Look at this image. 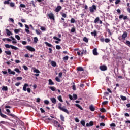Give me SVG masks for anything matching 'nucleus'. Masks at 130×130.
Segmentation results:
<instances>
[{"mask_svg": "<svg viewBox=\"0 0 130 130\" xmlns=\"http://www.w3.org/2000/svg\"><path fill=\"white\" fill-rule=\"evenodd\" d=\"M5 46L6 48H11L12 49H14V50H18L19 48L18 47L13 46L12 45H9V44H5Z\"/></svg>", "mask_w": 130, "mask_h": 130, "instance_id": "f257e3e1", "label": "nucleus"}, {"mask_svg": "<svg viewBox=\"0 0 130 130\" xmlns=\"http://www.w3.org/2000/svg\"><path fill=\"white\" fill-rule=\"evenodd\" d=\"M97 10V7L95 5H92V6L89 7V11L91 14L94 13V11Z\"/></svg>", "mask_w": 130, "mask_h": 130, "instance_id": "f03ea898", "label": "nucleus"}, {"mask_svg": "<svg viewBox=\"0 0 130 130\" xmlns=\"http://www.w3.org/2000/svg\"><path fill=\"white\" fill-rule=\"evenodd\" d=\"M25 48L27 49V50H29V51H31L32 52L35 51V49L32 47L31 46H26L25 47Z\"/></svg>", "mask_w": 130, "mask_h": 130, "instance_id": "7ed1b4c3", "label": "nucleus"}, {"mask_svg": "<svg viewBox=\"0 0 130 130\" xmlns=\"http://www.w3.org/2000/svg\"><path fill=\"white\" fill-rule=\"evenodd\" d=\"M53 39H54V40H57V41H55V43H56V44H58V43H59V42H60V41H61V39L58 38V37H57L56 36L53 37Z\"/></svg>", "mask_w": 130, "mask_h": 130, "instance_id": "20e7f679", "label": "nucleus"}, {"mask_svg": "<svg viewBox=\"0 0 130 130\" xmlns=\"http://www.w3.org/2000/svg\"><path fill=\"white\" fill-rule=\"evenodd\" d=\"M60 110H61L62 111H63V112L67 113V114H69V111L68 110V109H67V108H66V106L62 107Z\"/></svg>", "mask_w": 130, "mask_h": 130, "instance_id": "39448f33", "label": "nucleus"}, {"mask_svg": "<svg viewBox=\"0 0 130 130\" xmlns=\"http://www.w3.org/2000/svg\"><path fill=\"white\" fill-rule=\"evenodd\" d=\"M100 69L101 71H106V70H107V67L104 65H103L100 67Z\"/></svg>", "mask_w": 130, "mask_h": 130, "instance_id": "423d86ee", "label": "nucleus"}, {"mask_svg": "<svg viewBox=\"0 0 130 130\" xmlns=\"http://www.w3.org/2000/svg\"><path fill=\"white\" fill-rule=\"evenodd\" d=\"M27 87H29V84L27 83H25L23 87V90L24 91H27Z\"/></svg>", "mask_w": 130, "mask_h": 130, "instance_id": "0eeeda50", "label": "nucleus"}, {"mask_svg": "<svg viewBox=\"0 0 130 130\" xmlns=\"http://www.w3.org/2000/svg\"><path fill=\"white\" fill-rule=\"evenodd\" d=\"M48 17L50 18V19H51L52 20H54V15L52 13H49L48 15Z\"/></svg>", "mask_w": 130, "mask_h": 130, "instance_id": "6e6552de", "label": "nucleus"}, {"mask_svg": "<svg viewBox=\"0 0 130 130\" xmlns=\"http://www.w3.org/2000/svg\"><path fill=\"white\" fill-rule=\"evenodd\" d=\"M93 121H90L89 123H87L86 125L87 127H89V126H93Z\"/></svg>", "mask_w": 130, "mask_h": 130, "instance_id": "1a4fd4ad", "label": "nucleus"}, {"mask_svg": "<svg viewBox=\"0 0 130 130\" xmlns=\"http://www.w3.org/2000/svg\"><path fill=\"white\" fill-rule=\"evenodd\" d=\"M10 38H11L12 40V42L13 44H16L17 43V40H16V39L14 37H13L12 36H11Z\"/></svg>", "mask_w": 130, "mask_h": 130, "instance_id": "9d476101", "label": "nucleus"}, {"mask_svg": "<svg viewBox=\"0 0 130 130\" xmlns=\"http://www.w3.org/2000/svg\"><path fill=\"white\" fill-rule=\"evenodd\" d=\"M60 10H61V6H57V8L55 9V12L56 13H58V12H59Z\"/></svg>", "mask_w": 130, "mask_h": 130, "instance_id": "9b49d317", "label": "nucleus"}, {"mask_svg": "<svg viewBox=\"0 0 130 130\" xmlns=\"http://www.w3.org/2000/svg\"><path fill=\"white\" fill-rule=\"evenodd\" d=\"M127 37V32H124L122 35V39H125Z\"/></svg>", "mask_w": 130, "mask_h": 130, "instance_id": "f8f14e48", "label": "nucleus"}, {"mask_svg": "<svg viewBox=\"0 0 130 130\" xmlns=\"http://www.w3.org/2000/svg\"><path fill=\"white\" fill-rule=\"evenodd\" d=\"M0 116L3 118H7V115L2 113V110L0 109Z\"/></svg>", "mask_w": 130, "mask_h": 130, "instance_id": "ddd939ff", "label": "nucleus"}, {"mask_svg": "<svg viewBox=\"0 0 130 130\" xmlns=\"http://www.w3.org/2000/svg\"><path fill=\"white\" fill-rule=\"evenodd\" d=\"M8 72L10 74V75H15L16 73L15 72L11 71L10 69H8Z\"/></svg>", "mask_w": 130, "mask_h": 130, "instance_id": "4468645a", "label": "nucleus"}, {"mask_svg": "<svg viewBox=\"0 0 130 130\" xmlns=\"http://www.w3.org/2000/svg\"><path fill=\"white\" fill-rule=\"evenodd\" d=\"M51 101L54 104H55L56 103V99L54 98H50Z\"/></svg>", "mask_w": 130, "mask_h": 130, "instance_id": "2eb2a0df", "label": "nucleus"}, {"mask_svg": "<svg viewBox=\"0 0 130 130\" xmlns=\"http://www.w3.org/2000/svg\"><path fill=\"white\" fill-rule=\"evenodd\" d=\"M6 32L7 34V35H8V36H10V35H13V34H12L11 32L10 31V30H9V29H6Z\"/></svg>", "mask_w": 130, "mask_h": 130, "instance_id": "dca6fc26", "label": "nucleus"}, {"mask_svg": "<svg viewBox=\"0 0 130 130\" xmlns=\"http://www.w3.org/2000/svg\"><path fill=\"white\" fill-rule=\"evenodd\" d=\"M89 109L91 110V111H95V107H94V106L93 105H91L89 106Z\"/></svg>", "mask_w": 130, "mask_h": 130, "instance_id": "f3484780", "label": "nucleus"}, {"mask_svg": "<svg viewBox=\"0 0 130 130\" xmlns=\"http://www.w3.org/2000/svg\"><path fill=\"white\" fill-rule=\"evenodd\" d=\"M34 69V73H36V74H40V71L38 70V69H35V68H33Z\"/></svg>", "mask_w": 130, "mask_h": 130, "instance_id": "a211bd4d", "label": "nucleus"}, {"mask_svg": "<svg viewBox=\"0 0 130 130\" xmlns=\"http://www.w3.org/2000/svg\"><path fill=\"white\" fill-rule=\"evenodd\" d=\"M54 124L55 126H58V127H60L61 126V125H60V124H59L58 122L56 121L54 122Z\"/></svg>", "mask_w": 130, "mask_h": 130, "instance_id": "6ab92c4d", "label": "nucleus"}, {"mask_svg": "<svg viewBox=\"0 0 130 130\" xmlns=\"http://www.w3.org/2000/svg\"><path fill=\"white\" fill-rule=\"evenodd\" d=\"M93 53L94 55H98V52H97V49H93Z\"/></svg>", "mask_w": 130, "mask_h": 130, "instance_id": "aec40b11", "label": "nucleus"}, {"mask_svg": "<svg viewBox=\"0 0 130 130\" xmlns=\"http://www.w3.org/2000/svg\"><path fill=\"white\" fill-rule=\"evenodd\" d=\"M45 44H46V45L47 46H48L49 47H52V45H51V44L47 42H45Z\"/></svg>", "mask_w": 130, "mask_h": 130, "instance_id": "412c9836", "label": "nucleus"}, {"mask_svg": "<svg viewBox=\"0 0 130 130\" xmlns=\"http://www.w3.org/2000/svg\"><path fill=\"white\" fill-rule=\"evenodd\" d=\"M48 88H49V89H50V90H51L52 91H55V90H56V88H55V87H53V86H49Z\"/></svg>", "mask_w": 130, "mask_h": 130, "instance_id": "4be33fe9", "label": "nucleus"}, {"mask_svg": "<svg viewBox=\"0 0 130 130\" xmlns=\"http://www.w3.org/2000/svg\"><path fill=\"white\" fill-rule=\"evenodd\" d=\"M5 53L7 54V55H11L12 54V53L11 52V51H5Z\"/></svg>", "mask_w": 130, "mask_h": 130, "instance_id": "5701e85b", "label": "nucleus"}, {"mask_svg": "<svg viewBox=\"0 0 130 130\" xmlns=\"http://www.w3.org/2000/svg\"><path fill=\"white\" fill-rule=\"evenodd\" d=\"M91 35H92V36H96V35H97V31L96 30H94L93 32H91Z\"/></svg>", "mask_w": 130, "mask_h": 130, "instance_id": "b1692460", "label": "nucleus"}, {"mask_svg": "<svg viewBox=\"0 0 130 130\" xmlns=\"http://www.w3.org/2000/svg\"><path fill=\"white\" fill-rule=\"evenodd\" d=\"M49 85H54V83L52 81V80L49 79Z\"/></svg>", "mask_w": 130, "mask_h": 130, "instance_id": "393cba45", "label": "nucleus"}, {"mask_svg": "<svg viewBox=\"0 0 130 130\" xmlns=\"http://www.w3.org/2000/svg\"><path fill=\"white\" fill-rule=\"evenodd\" d=\"M51 63L52 67H56V62H55L54 61H52Z\"/></svg>", "mask_w": 130, "mask_h": 130, "instance_id": "a878e982", "label": "nucleus"}, {"mask_svg": "<svg viewBox=\"0 0 130 130\" xmlns=\"http://www.w3.org/2000/svg\"><path fill=\"white\" fill-rule=\"evenodd\" d=\"M75 106H77V107H78L79 109H80L81 110H83V108H82V107H81L80 105L76 104Z\"/></svg>", "mask_w": 130, "mask_h": 130, "instance_id": "bb28decb", "label": "nucleus"}, {"mask_svg": "<svg viewBox=\"0 0 130 130\" xmlns=\"http://www.w3.org/2000/svg\"><path fill=\"white\" fill-rule=\"evenodd\" d=\"M77 70L79 71L80 72H83L84 71V69L82 67H78Z\"/></svg>", "mask_w": 130, "mask_h": 130, "instance_id": "cd10ccee", "label": "nucleus"}, {"mask_svg": "<svg viewBox=\"0 0 130 130\" xmlns=\"http://www.w3.org/2000/svg\"><path fill=\"white\" fill-rule=\"evenodd\" d=\"M80 123L81 124H82V125H83V126H85V120H82L80 121Z\"/></svg>", "mask_w": 130, "mask_h": 130, "instance_id": "c85d7f7f", "label": "nucleus"}, {"mask_svg": "<svg viewBox=\"0 0 130 130\" xmlns=\"http://www.w3.org/2000/svg\"><path fill=\"white\" fill-rule=\"evenodd\" d=\"M99 17H96L95 18V19L94 20V23H95V24H96V23H97L98 22H99Z\"/></svg>", "mask_w": 130, "mask_h": 130, "instance_id": "c756f323", "label": "nucleus"}, {"mask_svg": "<svg viewBox=\"0 0 130 130\" xmlns=\"http://www.w3.org/2000/svg\"><path fill=\"white\" fill-rule=\"evenodd\" d=\"M36 33L37 34V35H40V34H41V31L36 29Z\"/></svg>", "mask_w": 130, "mask_h": 130, "instance_id": "7c9ffc66", "label": "nucleus"}, {"mask_svg": "<svg viewBox=\"0 0 130 130\" xmlns=\"http://www.w3.org/2000/svg\"><path fill=\"white\" fill-rule=\"evenodd\" d=\"M2 90L3 91H8V87L7 86H3Z\"/></svg>", "mask_w": 130, "mask_h": 130, "instance_id": "2f4dec72", "label": "nucleus"}, {"mask_svg": "<svg viewBox=\"0 0 130 130\" xmlns=\"http://www.w3.org/2000/svg\"><path fill=\"white\" fill-rule=\"evenodd\" d=\"M60 119L62 120V121H64V117L62 115H60Z\"/></svg>", "mask_w": 130, "mask_h": 130, "instance_id": "473e14b6", "label": "nucleus"}, {"mask_svg": "<svg viewBox=\"0 0 130 130\" xmlns=\"http://www.w3.org/2000/svg\"><path fill=\"white\" fill-rule=\"evenodd\" d=\"M120 97H121V99H122V100H123V101L126 100L127 99L126 97L123 95H121Z\"/></svg>", "mask_w": 130, "mask_h": 130, "instance_id": "72a5a7b5", "label": "nucleus"}, {"mask_svg": "<svg viewBox=\"0 0 130 130\" xmlns=\"http://www.w3.org/2000/svg\"><path fill=\"white\" fill-rule=\"evenodd\" d=\"M83 41H84V42H86V43H87V42H88L89 40H88V38L84 37L83 38Z\"/></svg>", "mask_w": 130, "mask_h": 130, "instance_id": "f704fd0d", "label": "nucleus"}, {"mask_svg": "<svg viewBox=\"0 0 130 130\" xmlns=\"http://www.w3.org/2000/svg\"><path fill=\"white\" fill-rule=\"evenodd\" d=\"M10 1H11V0L5 1L4 2V4L5 5L6 4L9 5V4H10Z\"/></svg>", "mask_w": 130, "mask_h": 130, "instance_id": "c9c22d12", "label": "nucleus"}, {"mask_svg": "<svg viewBox=\"0 0 130 130\" xmlns=\"http://www.w3.org/2000/svg\"><path fill=\"white\" fill-rule=\"evenodd\" d=\"M105 42L106 43H108V42H110V39H108V38H106L105 39Z\"/></svg>", "mask_w": 130, "mask_h": 130, "instance_id": "e433bc0d", "label": "nucleus"}, {"mask_svg": "<svg viewBox=\"0 0 130 130\" xmlns=\"http://www.w3.org/2000/svg\"><path fill=\"white\" fill-rule=\"evenodd\" d=\"M15 38H16V39H17V40H20L21 38H20V36L19 35H15Z\"/></svg>", "mask_w": 130, "mask_h": 130, "instance_id": "4c0bfd02", "label": "nucleus"}, {"mask_svg": "<svg viewBox=\"0 0 130 130\" xmlns=\"http://www.w3.org/2000/svg\"><path fill=\"white\" fill-rule=\"evenodd\" d=\"M44 103H45V104H46L47 105H48V104H49V101L48 100H45L44 101Z\"/></svg>", "mask_w": 130, "mask_h": 130, "instance_id": "58836bf2", "label": "nucleus"}, {"mask_svg": "<svg viewBox=\"0 0 130 130\" xmlns=\"http://www.w3.org/2000/svg\"><path fill=\"white\" fill-rule=\"evenodd\" d=\"M58 99L59 101H60V102H63L62 98H61V96H60V95L58 97Z\"/></svg>", "mask_w": 130, "mask_h": 130, "instance_id": "ea45409f", "label": "nucleus"}, {"mask_svg": "<svg viewBox=\"0 0 130 130\" xmlns=\"http://www.w3.org/2000/svg\"><path fill=\"white\" fill-rule=\"evenodd\" d=\"M38 41V38L37 37L34 38V42L35 43H37V42Z\"/></svg>", "mask_w": 130, "mask_h": 130, "instance_id": "a19ab883", "label": "nucleus"}, {"mask_svg": "<svg viewBox=\"0 0 130 130\" xmlns=\"http://www.w3.org/2000/svg\"><path fill=\"white\" fill-rule=\"evenodd\" d=\"M15 72H16V73H20V70L18 68H15L14 69Z\"/></svg>", "mask_w": 130, "mask_h": 130, "instance_id": "79ce46f5", "label": "nucleus"}, {"mask_svg": "<svg viewBox=\"0 0 130 130\" xmlns=\"http://www.w3.org/2000/svg\"><path fill=\"white\" fill-rule=\"evenodd\" d=\"M62 108V107H61V103H58V108L59 109H61Z\"/></svg>", "mask_w": 130, "mask_h": 130, "instance_id": "37998d69", "label": "nucleus"}, {"mask_svg": "<svg viewBox=\"0 0 130 130\" xmlns=\"http://www.w3.org/2000/svg\"><path fill=\"white\" fill-rule=\"evenodd\" d=\"M22 77H17L16 78V80H17V81H20L21 80H22Z\"/></svg>", "mask_w": 130, "mask_h": 130, "instance_id": "c03bdc74", "label": "nucleus"}, {"mask_svg": "<svg viewBox=\"0 0 130 130\" xmlns=\"http://www.w3.org/2000/svg\"><path fill=\"white\" fill-rule=\"evenodd\" d=\"M25 32H26V33H27V34H29V33H30V30H29V29L28 28H25Z\"/></svg>", "mask_w": 130, "mask_h": 130, "instance_id": "a18cd8bd", "label": "nucleus"}, {"mask_svg": "<svg viewBox=\"0 0 130 130\" xmlns=\"http://www.w3.org/2000/svg\"><path fill=\"white\" fill-rule=\"evenodd\" d=\"M56 49L59 50L61 48V47L59 45H56Z\"/></svg>", "mask_w": 130, "mask_h": 130, "instance_id": "49530a36", "label": "nucleus"}, {"mask_svg": "<svg viewBox=\"0 0 130 130\" xmlns=\"http://www.w3.org/2000/svg\"><path fill=\"white\" fill-rule=\"evenodd\" d=\"M101 111L102 112H106V110L105 109H104V108H102L101 109Z\"/></svg>", "mask_w": 130, "mask_h": 130, "instance_id": "de8ad7c7", "label": "nucleus"}, {"mask_svg": "<svg viewBox=\"0 0 130 130\" xmlns=\"http://www.w3.org/2000/svg\"><path fill=\"white\" fill-rule=\"evenodd\" d=\"M76 31V29H75V27H73L71 29V32L72 33H74V32Z\"/></svg>", "mask_w": 130, "mask_h": 130, "instance_id": "09e8293b", "label": "nucleus"}, {"mask_svg": "<svg viewBox=\"0 0 130 130\" xmlns=\"http://www.w3.org/2000/svg\"><path fill=\"white\" fill-rule=\"evenodd\" d=\"M126 44H127V45H128L130 47V41H126Z\"/></svg>", "mask_w": 130, "mask_h": 130, "instance_id": "8fccbe9b", "label": "nucleus"}, {"mask_svg": "<svg viewBox=\"0 0 130 130\" xmlns=\"http://www.w3.org/2000/svg\"><path fill=\"white\" fill-rule=\"evenodd\" d=\"M55 80L57 82H60V79L58 77L55 78Z\"/></svg>", "mask_w": 130, "mask_h": 130, "instance_id": "3c124183", "label": "nucleus"}, {"mask_svg": "<svg viewBox=\"0 0 130 130\" xmlns=\"http://www.w3.org/2000/svg\"><path fill=\"white\" fill-rule=\"evenodd\" d=\"M23 69H24L25 71L28 70V67H27V66L24 65V66H23Z\"/></svg>", "mask_w": 130, "mask_h": 130, "instance_id": "603ef678", "label": "nucleus"}, {"mask_svg": "<svg viewBox=\"0 0 130 130\" xmlns=\"http://www.w3.org/2000/svg\"><path fill=\"white\" fill-rule=\"evenodd\" d=\"M20 7L21 8H26V5H25L24 4H20Z\"/></svg>", "mask_w": 130, "mask_h": 130, "instance_id": "864d4df0", "label": "nucleus"}, {"mask_svg": "<svg viewBox=\"0 0 130 130\" xmlns=\"http://www.w3.org/2000/svg\"><path fill=\"white\" fill-rule=\"evenodd\" d=\"M10 6L11 7H15V3L11 2L10 3Z\"/></svg>", "mask_w": 130, "mask_h": 130, "instance_id": "5fc2aeb1", "label": "nucleus"}, {"mask_svg": "<svg viewBox=\"0 0 130 130\" xmlns=\"http://www.w3.org/2000/svg\"><path fill=\"white\" fill-rule=\"evenodd\" d=\"M63 59H64V60H68V59H69V56H66L64 57Z\"/></svg>", "mask_w": 130, "mask_h": 130, "instance_id": "6e6d98bb", "label": "nucleus"}, {"mask_svg": "<svg viewBox=\"0 0 130 130\" xmlns=\"http://www.w3.org/2000/svg\"><path fill=\"white\" fill-rule=\"evenodd\" d=\"M20 85H21V83H20V82L15 83V86H16L17 87H19V86H20Z\"/></svg>", "mask_w": 130, "mask_h": 130, "instance_id": "4d7b16f0", "label": "nucleus"}, {"mask_svg": "<svg viewBox=\"0 0 130 130\" xmlns=\"http://www.w3.org/2000/svg\"><path fill=\"white\" fill-rule=\"evenodd\" d=\"M62 17L63 18H67V14H66V13H62Z\"/></svg>", "mask_w": 130, "mask_h": 130, "instance_id": "13d9d810", "label": "nucleus"}, {"mask_svg": "<svg viewBox=\"0 0 130 130\" xmlns=\"http://www.w3.org/2000/svg\"><path fill=\"white\" fill-rule=\"evenodd\" d=\"M41 30H42V31H45V27H43V26H42V27H41Z\"/></svg>", "mask_w": 130, "mask_h": 130, "instance_id": "bf43d9fd", "label": "nucleus"}, {"mask_svg": "<svg viewBox=\"0 0 130 130\" xmlns=\"http://www.w3.org/2000/svg\"><path fill=\"white\" fill-rule=\"evenodd\" d=\"M120 3V0H116L115 4L117 5L118 4H119Z\"/></svg>", "mask_w": 130, "mask_h": 130, "instance_id": "052dcab7", "label": "nucleus"}, {"mask_svg": "<svg viewBox=\"0 0 130 130\" xmlns=\"http://www.w3.org/2000/svg\"><path fill=\"white\" fill-rule=\"evenodd\" d=\"M14 32H15V33H19V32H20V30H19V29H15L14 30Z\"/></svg>", "mask_w": 130, "mask_h": 130, "instance_id": "680f3d73", "label": "nucleus"}, {"mask_svg": "<svg viewBox=\"0 0 130 130\" xmlns=\"http://www.w3.org/2000/svg\"><path fill=\"white\" fill-rule=\"evenodd\" d=\"M22 44H23V45H26V44H27V42L25 41H23L22 42Z\"/></svg>", "mask_w": 130, "mask_h": 130, "instance_id": "e2e57ef3", "label": "nucleus"}, {"mask_svg": "<svg viewBox=\"0 0 130 130\" xmlns=\"http://www.w3.org/2000/svg\"><path fill=\"white\" fill-rule=\"evenodd\" d=\"M77 94H73V98L76 100L77 99Z\"/></svg>", "mask_w": 130, "mask_h": 130, "instance_id": "0e129e2a", "label": "nucleus"}, {"mask_svg": "<svg viewBox=\"0 0 130 130\" xmlns=\"http://www.w3.org/2000/svg\"><path fill=\"white\" fill-rule=\"evenodd\" d=\"M75 120L76 122H80V120H79V119H78V118H75Z\"/></svg>", "mask_w": 130, "mask_h": 130, "instance_id": "69168bd1", "label": "nucleus"}, {"mask_svg": "<svg viewBox=\"0 0 130 130\" xmlns=\"http://www.w3.org/2000/svg\"><path fill=\"white\" fill-rule=\"evenodd\" d=\"M71 23H75V19L74 18H72L71 20Z\"/></svg>", "mask_w": 130, "mask_h": 130, "instance_id": "338daca9", "label": "nucleus"}, {"mask_svg": "<svg viewBox=\"0 0 130 130\" xmlns=\"http://www.w3.org/2000/svg\"><path fill=\"white\" fill-rule=\"evenodd\" d=\"M36 101H37V102H38V103L40 102V98H37Z\"/></svg>", "mask_w": 130, "mask_h": 130, "instance_id": "774afa93", "label": "nucleus"}]
</instances>
